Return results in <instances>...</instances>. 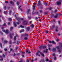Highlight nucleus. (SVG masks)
<instances>
[{"label":"nucleus","mask_w":62,"mask_h":62,"mask_svg":"<svg viewBox=\"0 0 62 62\" xmlns=\"http://www.w3.org/2000/svg\"><path fill=\"white\" fill-rule=\"evenodd\" d=\"M49 23L52 24L51 29V30H53L54 31V19L51 20V21H49Z\"/></svg>","instance_id":"nucleus-1"},{"label":"nucleus","mask_w":62,"mask_h":62,"mask_svg":"<svg viewBox=\"0 0 62 62\" xmlns=\"http://www.w3.org/2000/svg\"><path fill=\"white\" fill-rule=\"evenodd\" d=\"M16 19L19 21V22H21V21H23V18H20L19 17H16Z\"/></svg>","instance_id":"nucleus-2"},{"label":"nucleus","mask_w":62,"mask_h":62,"mask_svg":"<svg viewBox=\"0 0 62 62\" xmlns=\"http://www.w3.org/2000/svg\"><path fill=\"white\" fill-rule=\"evenodd\" d=\"M28 36V34H27L26 33L23 34L22 35V37H27Z\"/></svg>","instance_id":"nucleus-3"},{"label":"nucleus","mask_w":62,"mask_h":62,"mask_svg":"<svg viewBox=\"0 0 62 62\" xmlns=\"http://www.w3.org/2000/svg\"><path fill=\"white\" fill-rule=\"evenodd\" d=\"M23 23L24 25H26L27 24V22L26 21H24L23 22Z\"/></svg>","instance_id":"nucleus-4"},{"label":"nucleus","mask_w":62,"mask_h":62,"mask_svg":"<svg viewBox=\"0 0 62 62\" xmlns=\"http://www.w3.org/2000/svg\"><path fill=\"white\" fill-rule=\"evenodd\" d=\"M40 5H41L40 1L39 0L38 2V3L37 4V6H40Z\"/></svg>","instance_id":"nucleus-5"},{"label":"nucleus","mask_w":62,"mask_h":62,"mask_svg":"<svg viewBox=\"0 0 62 62\" xmlns=\"http://www.w3.org/2000/svg\"><path fill=\"white\" fill-rule=\"evenodd\" d=\"M39 53H40V54H41V52H40V51L39 50H38L37 52L36 53V56H37L38 55Z\"/></svg>","instance_id":"nucleus-6"},{"label":"nucleus","mask_w":62,"mask_h":62,"mask_svg":"<svg viewBox=\"0 0 62 62\" xmlns=\"http://www.w3.org/2000/svg\"><path fill=\"white\" fill-rule=\"evenodd\" d=\"M50 17L52 19H53V18H54V15L53 14L51 15L50 16Z\"/></svg>","instance_id":"nucleus-7"},{"label":"nucleus","mask_w":62,"mask_h":62,"mask_svg":"<svg viewBox=\"0 0 62 62\" xmlns=\"http://www.w3.org/2000/svg\"><path fill=\"white\" fill-rule=\"evenodd\" d=\"M56 48L57 50L58 49V52H59V53H60L61 51L60 50H59V46H57L56 47Z\"/></svg>","instance_id":"nucleus-8"},{"label":"nucleus","mask_w":62,"mask_h":62,"mask_svg":"<svg viewBox=\"0 0 62 62\" xmlns=\"http://www.w3.org/2000/svg\"><path fill=\"white\" fill-rule=\"evenodd\" d=\"M57 5H59L61 4V2L60 1H58L57 2Z\"/></svg>","instance_id":"nucleus-9"},{"label":"nucleus","mask_w":62,"mask_h":62,"mask_svg":"<svg viewBox=\"0 0 62 62\" xmlns=\"http://www.w3.org/2000/svg\"><path fill=\"white\" fill-rule=\"evenodd\" d=\"M5 33L6 34H8V33H9V32H8V30H6L5 31Z\"/></svg>","instance_id":"nucleus-10"},{"label":"nucleus","mask_w":62,"mask_h":62,"mask_svg":"<svg viewBox=\"0 0 62 62\" xmlns=\"http://www.w3.org/2000/svg\"><path fill=\"white\" fill-rule=\"evenodd\" d=\"M42 48L43 49H45L46 48V46H42Z\"/></svg>","instance_id":"nucleus-11"},{"label":"nucleus","mask_w":62,"mask_h":62,"mask_svg":"<svg viewBox=\"0 0 62 62\" xmlns=\"http://www.w3.org/2000/svg\"><path fill=\"white\" fill-rule=\"evenodd\" d=\"M10 4H12V5H14V2L13 1H10Z\"/></svg>","instance_id":"nucleus-12"},{"label":"nucleus","mask_w":62,"mask_h":62,"mask_svg":"<svg viewBox=\"0 0 62 62\" xmlns=\"http://www.w3.org/2000/svg\"><path fill=\"white\" fill-rule=\"evenodd\" d=\"M10 31H12V30L13 29V27H11L10 28Z\"/></svg>","instance_id":"nucleus-13"},{"label":"nucleus","mask_w":62,"mask_h":62,"mask_svg":"<svg viewBox=\"0 0 62 62\" xmlns=\"http://www.w3.org/2000/svg\"><path fill=\"white\" fill-rule=\"evenodd\" d=\"M10 38L11 39L12 38V36L11 34H10Z\"/></svg>","instance_id":"nucleus-14"},{"label":"nucleus","mask_w":62,"mask_h":62,"mask_svg":"<svg viewBox=\"0 0 62 62\" xmlns=\"http://www.w3.org/2000/svg\"><path fill=\"white\" fill-rule=\"evenodd\" d=\"M30 28H29V27H28L27 28V31H29V30H30Z\"/></svg>","instance_id":"nucleus-15"},{"label":"nucleus","mask_w":62,"mask_h":62,"mask_svg":"<svg viewBox=\"0 0 62 62\" xmlns=\"http://www.w3.org/2000/svg\"><path fill=\"white\" fill-rule=\"evenodd\" d=\"M24 40H27L28 39V38L27 37H25L24 38Z\"/></svg>","instance_id":"nucleus-16"},{"label":"nucleus","mask_w":62,"mask_h":62,"mask_svg":"<svg viewBox=\"0 0 62 62\" xmlns=\"http://www.w3.org/2000/svg\"><path fill=\"white\" fill-rule=\"evenodd\" d=\"M41 54L42 56L43 57H44V56H45L44 55V54H43L42 53H41Z\"/></svg>","instance_id":"nucleus-17"},{"label":"nucleus","mask_w":62,"mask_h":62,"mask_svg":"<svg viewBox=\"0 0 62 62\" xmlns=\"http://www.w3.org/2000/svg\"><path fill=\"white\" fill-rule=\"evenodd\" d=\"M58 17V14H56V15L54 17L55 18H56Z\"/></svg>","instance_id":"nucleus-18"},{"label":"nucleus","mask_w":62,"mask_h":62,"mask_svg":"<svg viewBox=\"0 0 62 62\" xmlns=\"http://www.w3.org/2000/svg\"><path fill=\"white\" fill-rule=\"evenodd\" d=\"M40 61L42 62H45V60L44 59H42Z\"/></svg>","instance_id":"nucleus-19"},{"label":"nucleus","mask_w":62,"mask_h":62,"mask_svg":"<svg viewBox=\"0 0 62 62\" xmlns=\"http://www.w3.org/2000/svg\"><path fill=\"white\" fill-rule=\"evenodd\" d=\"M20 27H21V28H24V26H23L22 25H20Z\"/></svg>","instance_id":"nucleus-20"},{"label":"nucleus","mask_w":62,"mask_h":62,"mask_svg":"<svg viewBox=\"0 0 62 62\" xmlns=\"http://www.w3.org/2000/svg\"><path fill=\"white\" fill-rule=\"evenodd\" d=\"M9 21H10V22H11L12 21V19L10 18H8Z\"/></svg>","instance_id":"nucleus-21"},{"label":"nucleus","mask_w":62,"mask_h":62,"mask_svg":"<svg viewBox=\"0 0 62 62\" xmlns=\"http://www.w3.org/2000/svg\"><path fill=\"white\" fill-rule=\"evenodd\" d=\"M30 11V9H28V11H27V14H28V13H29Z\"/></svg>","instance_id":"nucleus-22"},{"label":"nucleus","mask_w":62,"mask_h":62,"mask_svg":"<svg viewBox=\"0 0 62 62\" xmlns=\"http://www.w3.org/2000/svg\"><path fill=\"white\" fill-rule=\"evenodd\" d=\"M42 48V45H41L39 47V49H41V48Z\"/></svg>","instance_id":"nucleus-23"},{"label":"nucleus","mask_w":62,"mask_h":62,"mask_svg":"<svg viewBox=\"0 0 62 62\" xmlns=\"http://www.w3.org/2000/svg\"><path fill=\"white\" fill-rule=\"evenodd\" d=\"M36 13H37V14L39 16H40V15H39V12H36Z\"/></svg>","instance_id":"nucleus-24"},{"label":"nucleus","mask_w":62,"mask_h":62,"mask_svg":"<svg viewBox=\"0 0 62 62\" xmlns=\"http://www.w3.org/2000/svg\"><path fill=\"white\" fill-rule=\"evenodd\" d=\"M46 53H48V49H46Z\"/></svg>","instance_id":"nucleus-25"},{"label":"nucleus","mask_w":62,"mask_h":62,"mask_svg":"<svg viewBox=\"0 0 62 62\" xmlns=\"http://www.w3.org/2000/svg\"><path fill=\"white\" fill-rule=\"evenodd\" d=\"M18 22H17L16 24L19 25V23H21V22H19V21H18Z\"/></svg>","instance_id":"nucleus-26"},{"label":"nucleus","mask_w":62,"mask_h":62,"mask_svg":"<svg viewBox=\"0 0 62 62\" xmlns=\"http://www.w3.org/2000/svg\"><path fill=\"white\" fill-rule=\"evenodd\" d=\"M16 36H15L14 38V40L15 41L16 40Z\"/></svg>","instance_id":"nucleus-27"},{"label":"nucleus","mask_w":62,"mask_h":62,"mask_svg":"<svg viewBox=\"0 0 62 62\" xmlns=\"http://www.w3.org/2000/svg\"><path fill=\"white\" fill-rule=\"evenodd\" d=\"M12 12V11H11L10 10V11L9 12V14L10 15H11V13Z\"/></svg>","instance_id":"nucleus-28"},{"label":"nucleus","mask_w":62,"mask_h":62,"mask_svg":"<svg viewBox=\"0 0 62 62\" xmlns=\"http://www.w3.org/2000/svg\"><path fill=\"white\" fill-rule=\"evenodd\" d=\"M45 33H46V34H47L49 33V31H48V30H47V31H46V32Z\"/></svg>","instance_id":"nucleus-29"},{"label":"nucleus","mask_w":62,"mask_h":62,"mask_svg":"<svg viewBox=\"0 0 62 62\" xmlns=\"http://www.w3.org/2000/svg\"><path fill=\"white\" fill-rule=\"evenodd\" d=\"M52 51H53V52H54V47L52 49Z\"/></svg>","instance_id":"nucleus-30"},{"label":"nucleus","mask_w":62,"mask_h":62,"mask_svg":"<svg viewBox=\"0 0 62 62\" xmlns=\"http://www.w3.org/2000/svg\"><path fill=\"white\" fill-rule=\"evenodd\" d=\"M55 31H56V32H57L58 31V30H57V27L56 28Z\"/></svg>","instance_id":"nucleus-31"},{"label":"nucleus","mask_w":62,"mask_h":62,"mask_svg":"<svg viewBox=\"0 0 62 62\" xmlns=\"http://www.w3.org/2000/svg\"><path fill=\"white\" fill-rule=\"evenodd\" d=\"M51 43H52V44H54V41H51Z\"/></svg>","instance_id":"nucleus-32"},{"label":"nucleus","mask_w":62,"mask_h":62,"mask_svg":"<svg viewBox=\"0 0 62 62\" xmlns=\"http://www.w3.org/2000/svg\"><path fill=\"white\" fill-rule=\"evenodd\" d=\"M59 44L60 46H61H61L62 45V44L61 43H59Z\"/></svg>","instance_id":"nucleus-33"},{"label":"nucleus","mask_w":62,"mask_h":62,"mask_svg":"<svg viewBox=\"0 0 62 62\" xmlns=\"http://www.w3.org/2000/svg\"><path fill=\"white\" fill-rule=\"evenodd\" d=\"M31 26L32 28H33V27H34V24H32L31 25Z\"/></svg>","instance_id":"nucleus-34"},{"label":"nucleus","mask_w":62,"mask_h":62,"mask_svg":"<svg viewBox=\"0 0 62 62\" xmlns=\"http://www.w3.org/2000/svg\"><path fill=\"white\" fill-rule=\"evenodd\" d=\"M4 51H5V52H7V51H8V49H7L6 48H4Z\"/></svg>","instance_id":"nucleus-35"},{"label":"nucleus","mask_w":62,"mask_h":62,"mask_svg":"<svg viewBox=\"0 0 62 62\" xmlns=\"http://www.w3.org/2000/svg\"><path fill=\"white\" fill-rule=\"evenodd\" d=\"M21 53H22V54H25V52H23L22 51H21Z\"/></svg>","instance_id":"nucleus-36"},{"label":"nucleus","mask_w":62,"mask_h":62,"mask_svg":"<svg viewBox=\"0 0 62 62\" xmlns=\"http://www.w3.org/2000/svg\"><path fill=\"white\" fill-rule=\"evenodd\" d=\"M0 47L1 48H2V45L1 43L0 44Z\"/></svg>","instance_id":"nucleus-37"},{"label":"nucleus","mask_w":62,"mask_h":62,"mask_svg":"<svg viewBox=\"0 0 62 62\" xmlns=\"http://www.w3.org/2000/svg\"><path fill=\"white\" fill-rule=\"evenodd\" d=\"M14 24L15 25V27H16L17 26V25L16 24V23H14Z\"/></svg>","instance_id":"nucleus-38"},{"label":"nucleus","mask_w":62,"mask_h":62,"mask_svg":"<svg viewBox=\"0 0 62 62\" xmlns=\"http://www.w3.org/2000/svg\"><path fill=\"white\" fill-rule=\"evenodd\" d=\"M4 42L7 43L8 42V41H7V40H5L4 41Z\"/></svg>","instance_id":"nucleus-39"},{"label":"nucleus","mask_w":62,"mask_h":62,"mask_svg":"<svg viewBox=\"0 0 62 62\" xmlns=\"http://www.w3.org/2000/svg\"><path fill=\"white\" fill-rule=\"evenodd\" d=\"M52 9H53V8H52L50 7L49 8V10H51Z\"/></svg>","instance_id":"nucleus-40"},{"label":"nucleus","mask_w":62,"mask_h":62,"mask_svg":"<svg viewBox=\"0 0 62 62\" xmlns=\"http://www.w3.org/2000/svg\"><path fill=\"white\" fill-rule=\"evenodd\" d=\"M49 61V59H46V60H45V61H46V62H47V61Z\"/></svg>","instance_id":"nucleus-41"},{"label":"nucleus","mask_w":62,"mask_h":62,"mask_svg":"<svg viewBox=\"0 0 62 62\" xmlns=\"http://www.w3.org/2000/svg\"><path fill=\"white\" fill-rule=\"evenodd\" d=\"M16 4L17 5H19V2H16Z\"/></svg>","instance_id":"nucleus-42"},{"label":"nucleus","mask_w":62,"mask_h":62,"mask_svg":"<svg viewBox=\"0 0 62 62\" xmlns=\"http://www.w3.org/2000/svg\"><path fill=\"white\" fill-rule=\"evenodd\" d=\"M4 14H7V11H5L4 12Z\"/></svg>","instance_id":"nucleus-43"},{"label":"nucleus","mask_w":62,"mask_h":62,"mask_svg":"<svg viewBox=\"0 0 62 62\" xmlns=\"http://www.w3.org/2000/svg\"><path fill=\"white\" fill-rule=\"evenodd\" d=\"M48 14V13L47 12H45L44 13L45 15H47Z\"/></svg>","instance_id":"nucleus-44"},{"label":"nucleus","mask_w":62,"mask_h":62,"mask_svg":"<svg viewBox=\"0 0 62 62\" xmlns=\"http://www.w3.org/2000/svg\"><path fill=\"white\" fill-rule=\"evenodd\" d=\"M20 43V42H19L18 41H17V42H16V44H17L18 45L19 44V43Z\"/></svg>","instance_id":"nucleus-45"},{"label":"nucleus","mask_w":62,"mask_h":62,"mask_svg":"<svg viewBox=\"0 0 62 62\" xmlns=\"http://www.w3.org/2000/svg\"><path fill=\"white\" fill-rule=\"evenodd\" d=\"M57 10L56 9H55L54 11V13L57 12Z\"/></svg>","instance_id":"nucleus-46"},{"label":"nucleus","mask_w":62,"mask_h":62,"mask_svg":"<svg viewBox=\"0 0 62 62\" xmlns=\"http://www.w3.org/2000/svg\"><path fill=\"white\" fill-rule=\"evenodd\" d=\"M31 18V17L28 16V19H30Z\"/></svg>","instance_id":"nucleus-47"},{"label":"nucleus","mask_w":62,"mask_h":62,"mask_svg":"<svg viewBox=\"0 0 62 62\" xmlns=\"http://www.w3.org/2000/svg\"><path fill=\"white\" fill-rule=\"evenodd\" d=\"M6 23H5L3 25V26H6Z\"/></svg>","instance_id":"nucleus-48"},{"label":"nucleus","mask_w":62,"mask_h":62,"mask_svg":"<svg viewBox=\"0 0 62 62\" xmlns=\"http://www.w3.org/2000/svg\"><path fill=\"white\" fill-rule=\"evenodd\" d=\"M39 12L40 13H42V11L41 10H39Z\"/></svg>","instance_id":"nucleus-49"},{"label":"nucleus","mask_w":62,"mask_h":62,"mask_svg":"<svg viewBox=\"0 0 62 62\" xmlns=\"http://www.w3.org/2000/svg\"><path fill=\"white\" fill-rule=\"evenodd\" d=\"M21 55L23 57H24V55L23 54H22Z\"/></svg>","instance_id":"nucleus-50"},{"label":"nucleus","mask_w":62,"mask_h":62,"mask_svg":"<svg viewBox=\"0 0 62 62\" xmlns=\"http://www.w3.org/2000/svg\"><path fill=\"white\" fill-rule=\"evenodd\" d=\"M0 33L1 35H3V33H2L1 31H0Z\"/></svg>","instance_id":"nucleus-51"},{"label":"nucleus","mask_w":62,"mask_h":62,"mask_svg":"<svg viewBox=\"0 0 62 62\" xmlns=\"http://www.w3.org/2000/svg\"><path fill=\"white\" fill-rule=\"evenodd\" d=\"M5 3H6V4H7V3H8V1H5Z\"/></svg>","instance_id":"nucleus-52"},{"label":"nucleus","mask_w":62,"mask_h":62,"mask_svg":"<svg viewBox=\"0 0 62 62\" xmlns=\"http://www.w3.org/2000/svg\"><path fill=\"white\" fill-rule=\"evenodd\" d=\"M48 50L49 51H50V50L51 49V48H50V47H48Z\"/></svg>","instance_id":"nucleus-53"},{"label":"nucleus","mask_w":62,"mask_h":62,"mask_svg":"<svg viewBox=\"0 0 62 62\" xmlns=\"http://www.w3.org/2000/svg\"><path fill=\"white\" fill-rule=\"evenodd\" d=\"M3 57H4V58L5 57V54H3Z\"/></svg>","instance_id":"nucleus-54"},{"label":"nucleus","mask_w":62,"mask_h":62,"mask_svg":"<svg viewBox=\"0 0 62 62\" xmlns=\"http://www.w3.org/2000/svg\"><path fill=\"white\" fill-rule=\"evenodd\" d=\"M18 47H16L15 48V49H16L15 50H17V49H18Z\"/></svg>","instance_id":"nucleus-55"},{"label":"nucleus","mask_w":62,"mask_h":62,"mask_svg":"<svg viewBox=\"0 0 62 62\" xmlns=\"http://www.w3.org/2000/svg\"><path fill=\"white\" fill-rule=\"evenodd\" d=\"M37 58H36L35 59H34V61H37Z\"/></svg>","instance_id":"nucleus-56"},{"label":"nucleus","mask_w":62,"mask_h":62,"mask_svg":"<svg viewBox=\"0 0 62 62\" xmlns=\"http://www.w3.org/2000/svg\"><path fill=\"white\" fill-rule=\"evenodd\" d=\"M9 44H11V41H9Z\"/></svg>","instance_id":"nucleus-57"},{"label":"nucleus","mask_w":62,"mask_h":62,"mask_svg":"<svg viewBox=\"0 0 62 62\" xmlns=\"http://www.w3.org/2000/svg\"><path fill=\"white\" fill-rule=\"evenodd\" d=\"M2 31L3 32H5V30H2Z\"/></svg>","instance_id":"nucleus-58"},{"label":"nucleus","mask_w":62,"mask_h":62,"mask_svg":"<svg viewBox=\"0 0 62 62\" xmlns=\"http://www.w3.org/2000/svg\"><path fill=\"white\" fill-rule=\"evenodd\" d=\"M3 58H2V59H0V61H3Z\"/></svg>","instance_id":"nucleus-59"},{"label":"nucleus","mask_w":62,"mask_h":62,"mask_svg":"<svg viewBox=\"0 0 62 62\" xmlns=\"http://www.w3.org/2000/svg\"><path fill=\"white\" fill-rule=\"evenodd\" d=\"M46 6H49V4H47V3H46Z\"/></svg>","instance_id":"nucleus-60"},{"label":"nucleus","mask_w":62,"mask_h":62,"mask_svg":"<svg viewBox=\"0 0 62 62\" xmlns=\"http://www.w3.org/2000/svg\"><path fill=\"white\" fill-rule=\"evenodd\" d=\"M4 9H6V6H5L4 7Z\"/></svg>","instance_id":"nucleus-61"},{"label":"nucleus","mask_w":62,"mask_h":62,"mask_svg":"<svg viewBox=\"0 0 62 62\" xmlns=\"http://www.w3.org/2000/svg\"><path fill=\"white\" fill-rule=\"evenodd\" d=\"M10 51H13V50L12 48H10Z\"/></svg>","instance_id":"nucleus-62"},{"label":"nucleus","mask_w":62,"mask_h":62,"mask_svg":"<svg viewBox=\"0 0 62 62\" xmlns=\"http://www.w3.org/2000/svg\"><path fill=\"white\" fill-rule=\"evenodd\" d=\"M10 22H8V25H10Z\"/></svg>","instance_id":"nucleus-63"},{"label":"nucleus","mask_w":62,"mask_h":62,"mask_svg":"<svg viewBox=\"0 0 62 62\" xmlns=\"http://www.w3.org/2000/svg\"><path fill=\"white\" fill-rule=\"evenodd\" d=\"M58 24L59 25V24H60V21H58Z\"/></svg>","instance_id":"nucleus-64"}]
</instances>
